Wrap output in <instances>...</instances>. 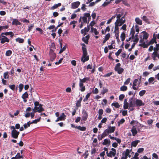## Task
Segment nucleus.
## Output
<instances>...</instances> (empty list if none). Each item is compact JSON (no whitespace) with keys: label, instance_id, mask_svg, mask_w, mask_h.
Returning <instances> with one entry per match:
<instances>
[{"label":"nucleus","instance_id":"1","mask_svg":"<svg viewBox=\"0 0 159 159\" xmlns=\"http://www.w3.org/2000/svg\"><path fill=\"white\" fill-rule=\"evenodd\" d=\"M81 45L82 46V48L83 51V54L81 58V61L83 62H85L86 61L89 60V57L87 56L88 52L86 45L84 43H82Z\"/></svg>","mask_w":159,"mask_h":159},{"label":"nucleus","instance_id":"2","mask_svg":"<svg viewBox=\"0 0 159 159\" xmlns=\"http://www.w3.org/2000/svg\"><path fill=\"white\" fill-rule=\"evenodd\" d=\"M121 64L120 63H117L115 66V71H117L119 74H121L124 71V69L120 67Z\"/></svg>","mask_w":159,"mask_h":159},{"label":"nucleus","instance_id":"3","mask_svg":"<svg viewBox=\"0 0 159 159\" xmlns=\"http://www.w3.org/2000/svg\"><path fill=\"white\" fill-rule=\"evenodd\" d=\"M111 151H110L109 153L106 152L107 156L111 157L112 156L115 157L116 153V150L115 148H112L111 149Z\"/></svg>","mask_w":159,"mask_h":159},{"label":"nucleus","instance_id":"4","mask_svg":"<svg viewBox=\"0 0 159 159\" xmlns=\"http://www.w3.org/2000/svg\"><path fill=\"white\" fill-rule=\"evenodd\" d=\"M42 107V105L41 104H40V105H39V106L38 107L35 106L34 109H33V111L34 112H36L37 111L40 112L43 111H44V109Z\"/></svg>","mask_w":159,"mask_h":159},{"label":"nucleus","instance_id":"5","mask_svg":"<svg viewBox=\"0 0 159 159\" xmlns=\"http://www.w3.org/2000/svg\"><path fill=\"white\" fill-rule=\"evenodd\" d=\"M49 55L50 57V60L52 61L55 59L56 57V54L54 52V51L52 49L50 48L49 52Z\"/></svg>","mask_w":159,"mask_h":159},{"label":"nucleus","instance_id":"6","mask_svg":"<svg viewBox=\"0 0 159 159\" xmlns=\"http://www.w3.org/2000/svg\"><path fill=\"white\" fill-rule=\"evenodd\" d=\"M19 134L20 132L16 130L11 132V136L14 139H17Z\"/></svg>","mask_w":159,"mask_h":159},{"label":"nucleus","instance_id":"7","mask_svg":"<svg viewBox=\"0 0 159 159\" xmlns=\"http://www.w3.org/2000/svg\"><path fill=\"white\" fill-rule=\"evenodd\" d=\"M88 118V114L87 112L85 110H84L82 112V119L81 120L85 121Z\"/></svg>","mask_w":159,"mask_h":159},{"label":"nucleus","instance_id":"8","mask_svg":"<svg viewBox=\"0 0 159 159\" xmlns=\"http://www.w3.org/2000/svg\"><path fill=\"white\" fill-rule=\"evenodd\" d=\"M135 105L137 107H139L144 106L145 103L143 102L142 100L139 99H137L135 101Z\"/></svg>","mask_w":159,"mask_h":159},{"label":"nucleus","instance_id":"9","mask_svg":"<svg viewBox=\"0 0 159 159\" xmlns=\"http://www.w3.org/2000/svg\"><path fill=\"white\" fill-rule=\"evenodd\" d=\"M66 115L65 114L64 112H63L60 116L58 117L56 120H55V121L57 122L59 121L64 120L66 119Z\"/></svg>","mask_w":159,"mask_h":159},{"label":"nucleus","instance_id":"10","mask_svg":"<svg viewBox=\"0 0 159 159\" xmlns=\"http://www.w3.org/2000/svg\"><path fill=\"white\" fill-rule=\"evenodd\" d=\"M157 36H156L155 33H154L153 35V38L151 39L150 41L148 43V45L153 44L154 43H157L156 41Z\"/></svg>","mask_w":159,"mask_h":159},{"label":"nucleus","instance_id":"11","mask_svg":"<svg viewBox=\"0 0 159 159\" xmlns=\"http://www.w3.org/2000/svg\"><path fill=\"white\" fill-rule=\"evenodd\" d=\"M71 126L72 127L75 128L77 129H79L80 130L84 131H85L86 129V128L84 126H75L74 124H71Z\"/></svg>","mask_w":159,"mask_h":159},{"label":"nucleus","instance_id":"12","mask_svg":"<svg viewBox=\"0 0 159 159\" xmlns=\"http://www.w3.org/2000/svg\"><path fill=\"white\" fill-rule=\"evenodd\" d=\"M80 2L79 1H77L72 2L71 3V8L75 9L77 8L80 5Z\"/></svg>","mask_w":159,"mask_h":159},{"label":"nucleus","instance_id":"13","mask_svg":"<svg viewBox=\"0 0 159 159\" xmlns=\"http://www.w3.org/2000/svg\"><path fill=\"white\" fill-rule=\"evenodd\" d=\"M125 20L124 19V20H123L121 18L120 19L117 20L116 22H117L119 25V26H121L125 22Z\"/></svg>","mask_w":159,"mask_h":159},{"label":"nucleus","instance_id":"14","mask_svg":"<svg viewBox=\"0 0 159 159\" xmlns=\"http://www.w3.org/2000/svg\"><path fill=\"white\" fill-rule=\"evenodd\" d=\"M90 38V35L88 34L85 36V37H84L82 38V41L84 42L85 44H88L89 42V39Z\"/></svg>","mask_w":159,"mask_h":159},{"label":"nucleus","instance_id":"15","mask_svg":"<svg viewBox=\"0 0 159 159\" xmlns=\"http://www.w3.org/2000/svg\"><path fill=\"white\" fill-rule=\"evenodd\" d=\"M138 81V79H135L134 80L132 86V88L134 90H137L138 88V87L137 88L135 87L137 85V83Z\"/></svg>","mask_w":159,"mask_h":159},{"label":"nucleus","instance_id":"16","mask_svg":"<svg viewBox=\"0 0 159 159\" xmlns=\"http://www.w3.org/2000/svg\"><path fill=\"white\" fill-rule=\"evenodd\" d=\"M140 142V140H135L134 141H133L131 143V147H135L136 146L138 145V143Z\"/></svg>","mask_w":159,"mask_h":159},{"label":"nucleus","instance_id":"17","mask_svg":"<svg viewBox=\"0 0 159 159\" xmlns=\"http://www.w3.org/2000/svg\"><path fill=\"white\" fill-rule=\"evenodd\" d=\"M79 86L81 88L80 90L81 91L83 92L85 90V86H84L83 83H81L80 82L79 83Z\"/></svg>","mask_w":159,"mask_h":159},{"label":"nucleus","instance_id":"18","mask_svg":"<svg viewBox=\"0 0 159 159\" xmlns=\"http://www.w3.org/2000/svg\"><path fill=\"white\" fill-rule=\"evenodd\" d=\"M135 20L136 23L139 25H141L143 24L142 20L139 17H136Z\"/></svg>","mask_w":159,"mask_h":159},{"label":"nucleus","instance_id":"19","mask_svg":"<svg viewBox=\"0 0 159 159\" xmlns=\"http://www.w3.org/2000/svg\"><path fill=\"white\" fill-rule=\"evenodd\" d=\"M158 54L157 51H154L152 54V57L154 60H156V58L157 57H158Z\"/></svg>","mask_w":159,"mask_h":159},{"label":"nucleus","instance_id":"20","mask_svg":"<svg viewBox=\"0 0 159 159\" xmlns=\"http://www.w3.org/2000/svg\"><path fill=\"white\" fill-rule=\"evenodd\" d=\"M134 34L135 31L134 29V28L133 27H132L131 29L130 34H131V38L132 39H134Z\"/></svg>","mask_w":159,"mask_h":159},{"label":"nucleus","instance_id":"21","mask_svg":"<svg viewBox=\"0 0 159 159\" xmlns=\"http://www.w3.org/2000/svg\"><path fill=\"white\" fill-rule=\"evenodd\" d=\"M131 131L132 134V135L133 136H135L138 133L137 130H136V128H134V126L132 128Z\"/></svg>","mask_w":159,"mask_h":159},{"label":"nucleus","instance_id":"22","mask_svg":"<svg viewBox=\"0 0 159 159\" xmlns=\"http://www.w3.org/2000/svg\"><path fill=\"white\" fill-rule=\"evenodd\" d=\"M82 100V97H80V99L77 100V102L76 103V106L77 107H80L81 106V102Z\"/></svg>","mask_w":159,"mask_h":159},{"label":"nucleus","instance_id":"23","mask_svg":"<svg viewBox=\"0 0 159 159\" xmlns=\"http://www.w3.org/2000/svg\"><path fill=\"white\" fill-rule=\"evenodd\" d=\"M21 24V23L20 22V21L16 19H14L12 22V25H20Z\"/></svg>","mask_w":159,"mask_h":159},{"label":"nucleus","instance_id":"24","mask_svg":"<svg viewBox=\"0 0 159 159\" xmlns=\"http://www.w3.org/2000/svg\"><path fill=\"white\" fill-rule=\"evenodd\" d=\"M120 26L119 24H118L117 22H115V30H114V33L115 32H119V27L118 26Z\"/></svg>","mask_w":159,"mask_h":159},{"label":"nucleus","instance_id":"25","mask_svg":"<svg viewBox=\"0 0 159 159\" xmlns=\"http://www.w3.org/2000/svg\"><path fill=\"white\" fill-rule=\"evenodd\" d=\"M129 106V103L127 102V99H125L124 101V108L126 109L128 108Z\"/></svg>","mask_w":159,"mask_h":159},{"label":"nucleus","instance_id":"26","mask_svg":"<svg viewBox=\"0 0 159 159\" xmlns=\"http://www.w3.org/2000/svg\"><path fill=\"white\" fill-rule=\"evenodd\" d=\"M89 78L88 77H85L82 79H80V82L83 84L84 82H85L87 81H89Z\"/></svg>","mask_w":159,"mask_h":159},{"label":"nucleus","instance_id":"27","mask_svg":"<svg viewBox=\"0 0 159 159\" xmlns=\"http://www.w3.org/2000/svg\"><path fill=\"white\" fill-rule=\"evenodd\" d=\"M126 37L125 33V32H122L120 34V39L122 41H124Z\"/></svg>","mask_w":159,"mask_h":159},{"label":"nucleus","instance_id":"28","mask_svg":"<svg viewBox=\"0 0 159 159\" xmlns=\"http://www.w3.org/2000/svg\"><path fill=\"white\" fill-rule=\"evenodd\" d=\"M108 129H109V132L110 133H112L114 132L115 130V126H109L108 128Z\"/></svg>","mask_w":159,"mask_h":159},{"label":"nucleus","instance_id":"29","mask_svg":"<svg viewBox=\"0 0 159 159\" xmlns=\"http://www.w3.org/2000/svg\"><path fill=\"white\" fill-rule=\"evenodd\" d=\"M149 45L148 43V44H145V42H143L142 43H141L139 44V46L140 47H142L143 48H147L148 47Z\"/></svg>","mask_w":159,"mask_h":159},{"label":"nucleus","instance_id":"30","mask_svg":"<svg viewBox=\"0 0 159 159\" xmlns=\"http://www.w3.org/2000/svg\"><path fill=\"white\" fill-rule=\"evenodd\" d=\"M91 32H93L95 35H97L99 34V32L98 31L96 28H93V27H91Z\"/></svg>","mask_w":159,"mask_h":159},{"label":"nucleus","instance_id":"31","mask_svg":"<svg viewBox=\"0 0 159 159\" xmlns=\"http://www.w3.org/2000/svg\"><path fill=\"white\" fill-rule=\"evenodd\" d=\"M110 144V141L109 139H104V142L102 143V144L103 145H106L107 144Z\"/></svg>","mask_w":159,"mask_h":159},{"label":"nucleus","instance_id":"32","mask_svg":"<svg viewBox=\"0 0 159 159\" xmlns=\"http://www.w3.org/2000/svg\"><path fill=\"white\" fill-rule=\"evenodd\" d=\"M16 42H19L20 43H23L24 42V40L23 39L18 38L16 39Z\"/></svg>","mask_w":159,"mask_h":159},{"label":"nucleus","instance_id":"33","mask_svg":"<svg viewBox=\"0 0 159 159\" xmlns=\"http://www.w3.org/2000/svg\"><path fill=\"white\" fill-rule=\"evenodd\" d=\"M28 97V93L27 92H25L22 94V98L23 99H25L27 98Z\"/></svg>","mask_w":159,"mask_h":159},{"label":"nucleus","instance_id":"34","mask_svg":"<svg viewBox=\"0 0 159 159\" xmlns=\"http://www.w3.org/2000/svg\"><path fill=\"white\" fill-rule=\"evenodd\" d=\"M91 94V93H88L85 96V98L83 100V101L84 102H85L86 101H87L89 98V97Z\"/></svg>","mask_w":159,"mask_h":159},{"label":"nucleus","instance_id":"35","mask_svg":"<svg viewBox=\"0 0 159 159\" xmlns=\"http://www.w3.org/2000/svg\"><path fill=\"white\" fill-rule=\"evenodd\" d=\"M143 39H147L148 38V33L146 31L143 32Z\"/></svg>","mask_w":159,"mask_h":159},{"label":"nucleus","instance_id":"36","mask_svg":"<svg viewBox=\"0 0 159 159\" xmlns=\"http://www.w3.org/2000/svg\"><path fill=\"white\" fill-rule=\"evenodd\" d=\"M61 5V3H58L57 4H55L51 8L52 10H54V9L57 8L58 7H60Z\"/></svg>","mask_w":159,"mask_h":159},{"label":"nucleus","instance_id":"37","mask_svg":"<svg viewBox=\"0 0 159 159\" xmlns=\"http://www.w3.org/2000/svg\"><path fill=\"white\" fill-rule=\"evenodd\" d=\"M63 24V23H61L60 24H58L57 26L56 27H55V29L54 30H52V32H55L56 31V30H57V29L58 28V27L61 26Z\"/></svg>","mask_w":159,"mask_h":159},{"label":"nucleus","instance_id":"38","mask_svg":"<svg viewBox=\"0 0 159 159\" xmlns=\"http://www.w3.org/2000/svg\"><path fill=\"white\" fill-rule=\"evenodd\" d=\"M115 36L116 39L117 41L118 42H119L120 41V39H119V32H115Z\"/></svg>","mask_w":159,"mask_h":159},{"label":"nucleus","instance_id":"39","mask_svg":"<svg viewBox=\"0 0 159 159\" xmlns=\"http://www.w3.org/2000/svg\"><path fill=\"white\" fill-rule=\"evenodd\" d=\"M12 53V51L11 50H8L6 51V56H11Z\"/></svg>","mask_w":159,"mask_h":159},{"label":"nucleus","instance_id":"40","mask_svg":"<svg viewBox=\"0 0 159 159\" xmlns=\"http://www.w3.org/2000/svg\"><path fill=\"white\" fill-rule=\"evenodd\" d=\"M88 150H86L85 151V152L82 155V157H84V158L85 159L87 158L89 155V154L88 153Z\"/></svg>","mask_w":159,"mask_h":159},{"label":"nucleus","instance_id":"41","mask_svg":"<svg viewBox=\"0 0 159 159\" xmlns=\"http://www.w3.org/2000/svg\"><path fill=\"white\" fill-rule=\"evenodd\" d=\"M9 39L8 38L7 39V40H6V39H2V40L0 42L1 43L3 44L4 43L6 42H9Z\"/></svg>","mask_w":159,"mask_h":159},{"label":"nucleus","instance_id":"42","mask_svg":"<svg viewBox=\"0 0 159 159\" xmlns=\"http://www.w3.org/2000/svg\"><path fill=\"white\" fill-rule=\"evenodd\" d=\"M112 105L114 106L115 108H118L120 107V105L118 102H113L112 104Z\"/></svg>","mask_w":159,"mask_h":159},{"label":"nucleus","instance_id":"43","mask_svg":"<svg viewBox=\"0 0 159 159\" xmlns=\"http://www.w3.org/2000/svg\"><path fill=\"white\" fill-rule=\"evenodd\" d=\"M3 77L4 79H8L9 78L8 72H6L3 74Z\"/></svg>","mask_w":159,"mask_h":159},{"label":"nucleus","instance_id":"44","mask_svg":"<svg viewBox=\"0 0 159 159\" xmlns=\"http://www.w3.org/2000/svg\"><path fill=\"white\" fill-rule=\"evenodd\" d=\"M127 89V87L126 86H123L120 87V90L121 91H125Z\"/></svg>","mask_w":159,"mask_h":159},{"label":"nucleus","instance_id":"45","mask_svg":"<svg viewBox=\"0 0 159 159\" xmlns=\"http://www.w3.org/2000/svg\"><path fill=\"white\" fill-rule=\"evenodd\" d=\"M34 27V24H32L30 25V26L28 27V30L30 32L32 30L33 27Z\"/></svg>","mask_w":159,"mask_h":159},{"label":"nucleus","instance_id":"46","mask_svg":"<svg viewBox=\"0 0 159 159\" xmlns=\"http://www.w3.org/2000/svg\"><path fill=\"white\" fill-rule=\"evenodd\" d=\"M8 25H5V26H0V32L1 31V30L3 29H7L8 28Z\"/></svg>","mask_w":159,"mask_h":159},{"label":"nucleus","instance_id":"47","mask_svg":"<svg viewBox=\"0 0 159 159\" xmlns=\"http://www.w3.org/2000/svg\"><path fill=\"white\" fill-rule=\"evenodd\" d=\"M125 120L124 118H122L120 121H118V126H119L120 124H122L125 122Z\"/></svg>","mask_w":159,"mask_h":159},{"label":"nucleus","instance_id":"48","mask_svg":"<svg viewBox=\"0 0 159 159\" xmlns=\"http://www.w3.org/2000/svg\"><path fill=\"white\" fill-rule=\"evenodd\" d=\"M146 91L144 90H141L140 91L139 94L140 96H143L145 93Z\"/></svg>","mask_w":159,"mask_h":159},{"label":"nucleus","instance_id":"49","mask_svg":"<svg viewBox=\"0 0 159 159\" xmlns=\"http://www.w3.org/2000/svg\"><path fill=\"white\" fill-rule=\"evenodd\" d=\"M24 87V85L23 84H19V92H21L23 89Z\"/></svg>","mask_w":159,"mask_h":159},{"label":"nucleus","instance_id":"50","mask_svg":"<svg viewBox=\"0 0 159 159\" xmlns=\"http://www.w3.org/2000/svg\"><path fill=\"white\" fill-rule=\"evenodd\" d=\"M130 81V78H128L125 81L124 83V84L125 85H128L129 83V82Z\"/></svg>","mask_w":159,"mask_h":159},{"label":"nucleus","instance_id":"51","mask_svg":"<svg viewBox=\"0 0 159 159\" xmlns=\"http://www.w3.org/2000/svg\"><path fill=\"white\" fill-rule=\"evenodd\" d=\"M110 37V34L109 33H107L105 36V39L107 41L108 40Z\"/></svg>","mask_w":159,"mask_h":159},{"label":"nucleus","instance_id":"52","mask_svg":"<svg viewBox=\"0 0 159 159\" xmlns=\"http://www.w3.org/2000/svg\"><path fill=\"white\" fill-rule=\"evenodd\" d=\"M129 108L133 107H134L135 106L134 104L133 103L132 100H131L130 101V102H129Z\"/></svg>","mask_w":159,"mask_h":159},{"label":"nucleus","instance_id":"53","mask_svg":"<svg viewBox=\"0 0 159 159\" xmlns=\"http://www.w3.org/2000/svg\"><path fill=\"white\" fill-rule=\"evenodd\" d=\"M122 51V50L120 48V49H119L115 53V54L116 56L118 57L119 55L121 53Z\"/></svg>","mask_w":159,"mask_h":159},{"label":"nucleus","instance_id":"54","mask_svg":"<svg viewBox=\"0 0 159 159\" xmlns=\"http://www.w3.org/2000/svg\"><path fill=\"white\" fill-rule=\"evenodd\" d=\"M156 48H153V50L154 51H156L157 52H158V51L159 50V44H157L156 45Z\"/></svg>","mask_w":159,"mask_h":159},{"label":"nucleus","instance_id":"55","mask_svg":"<svg viewBox=\"0 0 159 159\" xmlns=\"http://www.w3.org/2000/svg\"><path fill=\"white\" fill-rule=\"evenodd\" d=\"M41 118L40 117L39 119H37L35 120H33L31 122V123L33 124H36L40 120Z\"/></svg>","mask_w":159,"mask_h":159},{"label":"nucleus","instance_id":"56","mask_svg":"<svg viewBox=\"0 0 159 159\" xmlns=\"http://www.w3.org/2000/svg\"><path fill=\"white\" fill-rule=\"evenodd\" d=\"M142 20H143L145 21L146 22H148V19L146 16H143L142 17Z\"/></svg>","mask_w":159,"mask_h":159},{"label":"nucleus","instance_id":"57","mask_svg":"<svg viewBox=\"0 0 159 159\" xmlns=\"http://www.w3.org/2000/svg\"><path fill=\"white\" fill-rule=\"evenodd\" d=\"M16 86L15 84L10 85L9 87L12 90H14L15 89Z\"/></svg>","mask_w":159,"mask_h":159},{"label":"nucleus","instance_id":"58","mask_svg":"<svg viewBox=\"0 0 159 159\" xmlns=\"http://www.w3.org/2000/svg\"><path fill=\"white\" fill-rule=\"evenodd\" d=\"M113 74L112 72H110L109 73H107L105 75L103 76L104 77H110V75H112Z\"/></svg>","mask_w":159,"mask_h":159},{"label":"nucleus","instance_id":"59","mask_svg":"<svg viewBox=\"0 0 159 159\" xmlns=\"http://www.w3.org/2000/svg\"><path fill=\"white\" fill-rule=\"evenodd\" d=\"M125 95L124 94H121L119 96V99L122 100L124 99Z\"/></svg>","mask_w":159,"mask_h":159},{"label":"nucleus","instance_id":"60","mask_svg":"<svg viewBox=\"0 0 159 159\" xmlns=\"http://www.w3.org/2000/svg\"><path fill=\"white\" fill-rule=\"evenodd\" d=\"M86 5L84 4H82V7L81 8L83 11H85L86 10V8H85Z\"/></svg>","mask_w":159,"mask_h":159},{"label":"nucleus","instance_id":"61","mask_svg":"<svg viewBox=\"0 0 159 159\" xmlns=\"http://www.w3.org/2000/svg\"><path fill=\"white\" fill-rule=\"evenodd\" d=\"M110 3V2H104V3L102 4V6L103 7H106L108 4H109Z\"/></svg>","mask_w":159,"mask_h":159},{"label":"nucleus","instance_id":"62","mask_svg":"<svg viewBox=\"0 0 159 159\" xmlns=\"http://www.w3.org/2000/svg\"><path fill=\"white\" fill-rule=\"evenodd\" d=\"M36 30L39 31L41 34H42L43 33V30L39 28V27H37V28H36Z\"/></svg>","mask_w":159,"mask_h":159},{"label":"nucleus","instance_id":"63","mask_svg":"<svg viewBox=\"0 0 159 159\" xmlns=\"http://www.w3.org/2000/svg\"><path fill=\"white\" fill-rule=\"evenodd\" d=\"M120 29H122L124 30H126V25L125 24H123L120 28Z\"/></svg>","mask_w":159,"mask_h":159},{"label":"nucleus","instance_id":"64","mask_svg":"<svg viewBox=\"0 0 159 159\" xmlns=\"http://www.w3.org/2000/svg\"><path fill=\"white\" fill-rule=\"evenodd\" d=\"M99 92V90L98 88H95L94 90H93V93L95 94H96L98 93Z\"/></svg>","mask_w":159,"mask_h":159}]
</instances>
